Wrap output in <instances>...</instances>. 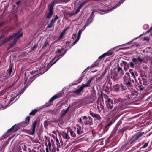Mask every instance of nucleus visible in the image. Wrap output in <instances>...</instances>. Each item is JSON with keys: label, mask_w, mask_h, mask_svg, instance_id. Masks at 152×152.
Segmentation results:
<instances>
[{"label": "nucleus", "mask_w": 152, "mask_h": 152, "mask_svg": "<svg viewBox=\"0 0 152 152\" xmlns=\"http://www.w3.org/2000/svg\"><path fill=\"white\" fill-rule=\"evenodd\" d=\"M66 51H65L64 54L62 55H58V54L53 59L52 61H53L56 58H57V59L54 61L53 63L52 64H48L47 66V67L45 68L44 67H42L41 69H39V71L40 72V73H39L38 74L36 75H35V76L37 77L42 75L43 73H44L45 72H46L47 71L51 66L53 65L59 59L61 58L65 53Z\"/></svg>", "instance_id": "f257e3e1"}, {"label": "nucleus", "mask_w": 152, "mask_h": 152, "mask_svg": "<svg viewBox=\"0 0 152 152\" xmlns=\"http://www.w3.org/2000/svg\"><path fill=\"white\" fill-rule=\"evenodd\" d=\"M23 31L22 29H20L18 31L17 33H14L12 35H15V36L14 40L10 44L9 46L8 47L7 49L9 50L15 45L18 40L23 36Z\"/></svg>", "instance_id": "f03ea898"}, {"label": "nucleus", "mask_w": 152, "mask_h": 152, "mask_svg": "<svg viewBox=\"0 0 152 152\" xmlns=\"http://www.w3.org/2000/svg\"><path fill=\"white\" fill-rule=\"evenodd\" d=\"M17 92L16 93H18V94L15 93L14 95L13 94H12L11 95V96L10 97L11 98L10 100L7 99L6 100H5V102H4L3 104H1L2 107L4 106L5 107H6L11 104V102L13 101L15 98L17 96H18V94L19 95L20 94V90L18 89L17 90Z\"/></svg>", "instance_id": "7ed1b4c3"}, {"label": "nucleus", "mask_w": 152, "mask_h": 152, "mask_svg": "<svg viewBox=\"0 0 152 152\" xmlns=\"http://www.w3.org/2000/svg\"><path fill=\"white\" fill-rule=\"evenodd\" d=\"M54 3L53 2L49 6L48 10L47 11L46 15V17L48 19L50 18L53 15V7L54 6Z\"/></svg>", "instance_id": "20e7f679"}, {"label": "nucleus", "mask_w": 152, "mask_h": 152, "mask_svg": "<svg viewBox=\"0 0 152 152\" xmlns=\"http://www.w3.org/2000/svg\"><path fill=\"white\" fill-rule=\"evenodd\" d=\"M144 133V132H139L136 134L134 137H133L129 142V143L131 144L134 142L136 141L138 139L142 136Z\"/></svg>", "instance_id": "39448f33"}, {"label": "nucleus", "mask_w": 152, "mask_h": 152, "mask_svg": "<svg viewBox=\"0 0 152 152\" xmlns=\"http://www.w3.org/2000/svg\"><path fill=\"white\" fill-rule=\"evenodd\" d=\"M83 120L84 121V123L86 124L91 125L93 123V119L90 116H88V118L86 116H82V117Z\"/></svg>", "instance_id": "423d86ee"}, {"label": "nucleus", "mask_w": 152, "mask_h": 152, "mask_svg": "<svg viewBox=\"0 0 152 152\" xmlns=\"http://www.w3.org/2000/svg\"><path fill=\"white\" fill-rule=\"evenodd\" d=\"M17 87L18 85L16 84V83L13 84L11 86L4 89L0 93V96L3 95L7 91L13 88L15 89Z\"/></svg>", "instance_id": "0eeeda50"}, {"label": "nucleus", "mask_w": 152, "mask_h": 152, "mask_svg": "<svg viewBox=\"0 0 152 152\" xmlns=\"http://www.w3.org/2000/svg\"><path fill=\"white\" fill-rule=\"evenodd\" d=\"M125 0H122L121 1H120L117 4H116L115 6H114L113 7L109 9L106 10H104L103 12V13H102V14H104V13H108L112 10H113L115 9L116 8L119 7L121 4H122L123 2Z\"/></svg>", "instance_id": "6e6552de"}, {"label": "nucleus", "mask_w": 152, "mask_h": 152, "mask_svg": "<svg viewBox=\"0 0 152 152\" xmlns=\"http://www.w3.org/2000/svg\"><path fill=\"white\" fill-rule=\"evenodd\" d=\"M123 78L124 84L128 87H131L132 86L131 81L130 77L124 76Z\"/></svg>", "instance_id": "1a4fd4ad"}, {"label": "nucleus", "mask_w": 152, "mask_h": 152, "mask_svg": "<svg viewBox=\"0 0 152 152\" xmlns=\"http://www.w3.org/2000/svg\"><path fill=\"white\" fill-rule=\"evenodd\" d=\"M113 100H111V99L109 98H108L107 101H106L107 107L108 110L112 109L113 108Z\"/></svg>", "instance_id": "9d476101"}, {"label": "nucleus", "mask_w": 152, "mask_h": 152, "mask_svg": "<svg viewBox=\"0 0 152 152\" xmlns=\"http://www.w3.org/2000/svg\"><path fill=\"white\" fill-rule=\"evenodd\" d=\"M48 147L50 151L51 152H56V148L53 143H51L50 141H48Z\"/></svg>", "instance_id": "9b49d317"}, {"label": "nucleus", "mask_w": 152, "mask_h": 152, "mask_svg": "<svg viewBox=\"0 0 152 152\" xmlns=\"http://www.w3.org/2000/svg\"><path fill=\"white\" fill-rule=\"evenodd\" d=\"M77 128H75L76 129V132L78 135H83L84 134V132L83 131V128L81 127L78 124H77Z\"/></svg>", "instance_id": "f8f14e48"}, {"label": "nucleus", "mask_w": 152, "mask_h": 152, "mask_svg": "<svg viewBox=\"0 0 152 152\" xmlns=\"http://www.w3.org/2000/svg\"><path fill=\"white\" fill-rule=\"evenodd\" d=\"M15 35H10L8 37L5 38L0 43V45L1 46L6 43L8 42L10 40L12 39L15 36Z\"/></svg>", "instance_id": "ddd939ff"}, {"label": "nucleus", "mask_w": 152, "mask_h": 152, "mask_svg": "<svg viewBox=\"0 0 152 152\" xmlns=\"http://www.w3.org/2000/svg\"><path fill=\"white\" fill-rule=\"evenodd\" d=\"M61 135L63 138L64 139H66V141H68L70 139V137L68 133L66 132H63L61 134Z\"/></svg>", "instance_id": "4468645a"}, {"label": "nucleus", "mask_w": 152, "mask_h": 152, "mask_svg": "<svg viewBox=\"0 0 152 152\" xmlns=\"http://www.w3.org/2000/svg\"><path fill=\"white\" fill-rule=\"evenodd\" d=\"M113 54V52L111 50H110L107 53H105L100 56L99 57V58L100 59H101L102 58L105 57L106 56H109L112 55Z\"/></svg>", "instance_id": "2eb2a0df"}, {"label": "nucleus", "mask_w": 152, "mask_h": 152, "mask_svg": "<svg viewBox=\"0 0 152 152\" xmlns=\"http://www.w3.org/2000/svg\"><path fill=\"white\" fill-rule=\"evenodd\" d=\"M122 87L118 84H116L113 87L114 90L116 92L121 91L122 89Z\"/></svg>", "instance_id": "dca6fc26"}, {"label": "nucleus", "mask_w": 152, "mask_h": 152, "mask_svg": "<svg viewBox=\"0 0 152 152\" xmlns=\"http://www.w3.org/2000/svg\"><path fill=\"white\" fill-rule=\"evenodd\" d=\"M95 77H92L90 78L89 80L87 82L86 84H83V86H84L85 87H88L90 86V84L91 82L94 79Z\"/></svg>", "instance_id": "f3484780"}, {"label": "nucleus", "mask_w": 152, "mask_h": 152, "mask_svg": "<svg viewBox=\"0 0 152 152\" xmlns=\"http://www.w3.org/2000/svg\"><path fill=\"white\" fill-rule=\"evenodd\" d=\"M90 115L93 117L94 118H96L98 120H100L101 119V117L100 116L96 113H94L93 112L90 111Z\"/></svg>", "instance_id": "a211bd4d"}, {"label": "nucleus", "mask_w": 152, "mask_h": 152, "mask_svg": "<svg viewBox=\"0 0 152 152\" xmlns=\"http://www.w3.org/2000/svg\"><path fill=\"white\" fill-rule=\"evenodd\" d=\"M82 31H81V30L80 29L79 30L78 33L77 38L76 40L75 41H74L72 45H74L78 42V41L80 38V37L81 36Z\"/></svg>", "instance_id": "6ab92c4d"}, {"label": "nucleus", "mask_w": 152, "mask_h": 152, "mask_svg": "<svg viewBox=\"0 0 152 152\" xmlns=\"http://www.w3.org/2000/svg\"><path fill=\"white\" fill-rule=\"evenodd\" d=\"M37 123V122L36 121H34L33 123L32 124V132H31V133L32 135L35 132V128L36 126V125Z\"/></svg>", "instance_id": "aec40b11"}, {"label": "nucleus", "mask_w": 152, "mask_h": 152, "mask_svg": "<svg viewBox=\"0 0 152 152\" xmlns=\"http://www.w3.org/2000/svg\"><path fill=\"white\" fill-rule=\"evenodd\" d=\"M117 71L120 76H122L124 74V71L122 68L119 66L118 67Z\"/></svg>", "instance_id": "412c9836"}, {"label": "nucleus", "mask_w": 152, "mask_h": 152, "mask_svg": "<svg viewBox=\"0 0 152 152\" xmlns=\"http://www.w3.org/2000/svg\"><path fill=\"white\" fill-rule=\"evenodd\" d=\"M85 88L84 86H83V85L80 87L78 89L74 91V92L76 94H79L83 91V88Z\"/></svg>", "instance_id": "4be33fe9"}, {"label": "nucleus", "mask_w": 152, "mask_h": 152, "mask_svg": "<svg viewBox=\"0 0 152 152\" xmlns=\"http://www.w3.org/2000/svg\"><path fill=\"white\" fill-rule=\"evenodd\" d=\"M85 88L84 86H83V85L80 87L78 89L74 91V92L76 94H79L83 91V88Z\"/></svg>", "instance_id": "5701e85b"}, {"label": "nucleus", "mask_w": 152, "mask_h": 152, "mask_svg": "<svg viewBox=\"0 0 152 152\" xmlns=\"http://www.w3.org/2000/svg\"><path fill=\"white\" fill-rule=\"evenodd\" d=\"M85 88L84 86H83V85L80 87L78 89L74 91V92L76 94H79L83 91V88Z\"/></svg>", "instance_id": "b1692460"}, {"label": "nucleus", "mask_w": 152, "mask_h": 152, "mask_svg": "<svg viewBox=\"0 0 152 152\" xmlns=\"http://www.w3.org/2000/svg\"><path fill=\"white\" fill-rule=\"evenodd\" d=\"M20 1H18L16 3V4L17 6V7L15 6H13L12 8V10L13 11H17L18 10V7L20 5Z\"/></svg>", "instance_id": "393cba45"}, {"label": "nucleus", "mask_w": 152, "mask_h": 152, "mask_svg": "<svg viewBox=\"0 0 152 152\" xmlns=\"http://www.w3.org/2000/svg\"><path fill=\"white\" fill-rule=\"evenodd\" d=\"M29 74H31V73H28V74H25V77L23 80L22 81L21 83L22 85H25L28 78V77H26L27 74H28V75H29Z\"/></svg>", "instance_id": "a878e982"}, {"label": "nucleus", "mask_w": 152, "mask_h": 152, "mask_svg": "<svg viewBox=\"0 0 152 152\" xmlns=\"http://www.w3.org/2000/svg\"><path fill=\"white\" fill-rule=\"evenodd\" d=\"M8 72L10 77L12 76L13 75L14 72H12V66H10L9 67V69L8 70Z\"/></svg>", "instance_id": "bb28decb"}, {"label": "nucleus", "mask_w": 152, "mask_h": 152, "mask_svg": "<svg viewBox=\"0 0 152 152\" xmlns=\"http://www.w3.org/2000/svg\"><path fill=\"white\" fill-rule=\"evenodd\" d=\"M55 23V22H54L53 20H52L50 23L48 24L47 26V28H51L53 25L54 23Z\"/></svg>", "instance_id": "cd10ccee"}, {"label": "nucleus", "mask_w": 152, "mask_h": 152, "mask_svg": "<svg viewBox=\"0 0 152 152\" xmlns=\"http://www.w3.org/2000/svg\"><path fill=\"white\" fill-rule=\"evenodd\" d=\"M86 3L84 1L80 5L78 9L77 10V12H79L80 11V10L82 8V7Z\"/></svg>", "instance_id": "c85d7f7f"}, {"label": "nucleus", "mask_w": 152, "mask_h": 152, "mask_svg": "<svg viewBox=\"0 0 152 152\" xmlns=\"http://www.w3.org/2000/svg\"><path fill=\"white\" fill-rule=\"evenodd\" d=\"M67 28L65 29L60 34L59 37V39H61L63 37L64 35L65 34Z\"/></svg>", "instance_id": "c756f323"}, {"label": "nucleus", "mask_w": 152, "mask_h": 152, "mask_svg": "<svg viewBox=\"0 0 152 152\" xmlns=\"http://www.w3.org/2000/svg\"><path fill=\"white\" fill-rule=\"evenodd\" d=\"M58 96L57 95H55L54 96H53L49 100V102H51L53 101L54 100H55L56 99L58 98Z\"/></svg>", "instance_id": "7c9ffc66"}, {"label": "nucleus", "mask_w": 152, "mask_h": 152, "mask_svg": "<svg viewBox=\"0 0 152 152\" xmlns=\"http://www.w3.org/2000/svg\"><path fill=\"white\" fill-rule=\"evenodd\" d=\"M129 72L132 75L133 77L134 78H135V72H134L132 69H130L129 70Z\"/></svg>", "instance_id": "2f4dec72"}, {"label": "nucleus", "mask_w": 152, "mask_h": 152, "mask_svg": "<svg viewBox=\"0 0 152 152\" xmlns=\"http://www.w3.org/2000/svg\"><path fill=\"white\" fill-rule=\"evenodd\" d=\"M69 107L66 110L63 111V113L62 114L61 116H64L69 111Z\"/></svg>", "instance_id": "473e14b6"}, {"label": "nucleus", "mask_w": 152, "mask_h": 152, "mask_svg": "<svg viewBox=\"0 0 152 152\" xmlns=\"http://www.w3.org/2000/svg\"><path fill=\"white\" fill-rule=\"evenodd\" d=\"M137 61H139L140 63H144V60L143 58H141L140 56H138L137 58Z\"/></svg>", "instance_id": "72a5a7b5"}, {"label": "nucleus", "mask_w": 152, "mask_h": 152, "mask_svg": "<svg viewBox=\"0 0 152 152\" xmlns=\"http://www.w3.org/2000/svg\"><path fill=\"white\" fill-rule=\"evenodd\" d=\"M70 134L71 136L73 137H76V134L73 131H70Z\"/></svg>", "instance_id": "f704fd0d"}, {"label": "nucleus", "mask_w": 152, "mask_h": 152, "mask_svg": "<svg viewBox=\"0 0 152 152\" xmlns=\"http://www.w3.org/2000/svg\"><path fill=\"white\" fill-rule=\"evenodd\" d=\"M118 76V75L117 73H115L114 74L112 73V74L111 78H113L114 80H115V78Z\"/></svg>", "instance_id": "c9c22d12"}, {"label": "nucleus", "mask_w": 152, "mask_h": 152, "mask_svg": "<svg viewBox=\"0 0 152 152\" xmlns=\"http://www.w3.org/2000/svg\"><path fill=\"white\" fill-rule=\"evenodd\" d=\"M37 111V110L36 109H34L30 113V115H35Z\"/></svg>", "instance_id": "e433bc0d"}, {"label": "nucleus", "mask_w": 152, "mask_h": 152, "mask_svg": "<svg viewBox=\"0 0 152 152\" xmlns=\"http://www.w3.org/2000/svg\"><path fill=\"white\" fill-rule=\"evenodd\" d=\"M92 21H91L89 23H87L81 29H80L81 30V31H83L86 28V27L87 26H88V25H89V24L91 23V22H92Z\"/></svg>", "instance_id": "4c0bfd02"}, {"label": "nucleus", "mask_w": 152, "mask_h": 152, "mask_svg": "<svg viewBox=\"0 0 152 152\" xmlns=\"http://www.w3.org/2000/svg\"><path fill=\"white\" fill-rule=\"evenodd\" d=\"M78 13V12H77V10L75 12H72L69 13V15L70 16H72L75 15V14H77Z\"/></svg>", "instance_id": "58836bf2"}, {"label": "nucleus", "mask_w": 152, "mask_h": 152, "mask_svg": "<svg viewBox=\"0 0 152 152\" xmlns=\"http://www.w3.org/2000/svg\"><path fill=\"white\" fill-rule=\"evenodd\" d=\"M30 120V118L29 117H27L26 118V120L25 121V124H28V123L29 122Z\"/></svg>", "instance_id": "ea45409f"}, {"label": "nucleus", "mask_w": 152, "mask_h": 152, "mask_svg": "<svg viewBox=\"0 0 152 152\" xmlns=\"http://www.w3.org/2000/svg\"><path fill=\"white\" fill-rule=\"evenodd\" d=\"M15 126V125H14L13 126L12 128H11L10 129H9L7 132V133H9L11 132L12 130L14 128Z\"/></svg>", "instance_id": "a19ab883"}, {"label": "nucleus", "mask_w": 152, "mask_h": 152, "mask_svg": "<svg viewBox=\"0 0 152 152\" xmlns=\"http://www.w3.org/2000/svg\"><path fill=\"white\" fill-rule=\"evenodd\" d=\"M122 63L125 66L128 67L129 66V64H127V63L125 61H122Z\"/></svg>", "instance_id": "79ce46f5"}, {"label": "nucleus", "mask_w": 152, "mask_h": 152, "mask_svg": "<svg viewBox=\"0 0 152 152\" xmlns=\"http://www.w3.org/2000/svg\"><path fill=\"white\" fill-rule=\"evenodd\" d=\"M58 18H59L58 17L57 15H56L55 16V18H54V19H52V20H53L54 22H56L57 19H58Z\"/></svg>", "instance_id": "37998d69"}, {"label": "nucleus", "mask_w": 152, "mask_h": 152, "mask_svg": "<svg viewBox=\"0 0 152 152\" xmlns=\"http://www.w3.org/2000/svg\"><path fill=\"white\" fill-rule=\"evenodd\" d=\"M129 64L130 66L133 68L134 67V64L132 62H130L129 63Z\"/></svg>", "instance_id": "c03bdc74"}, {"label": "nucleus", "mask_w": 152, "mask_h": 152, "mask_svg": "<svg viewBox=\"0 0 152 152\" xmlns=\"http://www.w3.org/2000/svg\"><path fill=\"white\" fill-rule=\"evenodd\" d=\"M148 145V142L145 143L142 146V148H145Z\"/></svg>", "instance_id": "a18cd8bd"}, {"label": "nucleus", "mask_w": 152, "mask_h": 152, "mask_svg": "<svg viewBox=\"0 0 152 152\" xmlns=\"http://www.w3.org/2000/svg\"><path fill=\"white\" fill-rule=\"evenodd\" d=\"M62 51L63 50H61L60 49H58L56 52V53H61Z\"/></svg>", "instance_id": "49530a36"}, {"label": "nucleus", "mask_w": 152, "mask_h": 152, "mask_svg": "<svg viewBox=\"0 0 152 152\" xmlns=\"http://www.w3.org/2000/svg\"><path fill=\"white\" fill-rule=\"evenodd\" d=\"M132 60L133 62H135L137 61V58H132Z\"/></svg>", "instance_id": "de8ad7c7"}, {"label": "nucleus", "mask_w": 152, "mask_h": 152, "mask_svg": "<svg viewBox=\"0 0 152 152\" xmlns=\"http://www.w3.org/2000/svg\"><path fill=\"white\" fill-rule=\"evenodd\" d=\"M82 118H79L78 119V121L81 124H83V123L82 121Z\"/></svg>", "instance_id": "09e8293b"}, {"label": "nucleus", "mask_w": 152, "mask_h": 152, "mask_svg": "<svg viewBox=\"0 0 152 152\" xmlns=\"http://www.w3.org/2000/svg\"><path fill=\"white\" fill-rule=\"evenodd\" d=\"M77 35L76 34H74L72 36V38L73 39H75L76 38Z\"/></svg>", "instance_id": "8fccbe9b"}, {"label": "nucleus", "mask_w": 152, "mask_h": 152, "mask_svg": "<svg viewBox=\"0 0 152 152\" xmlns=\"http://www.w3.org/2000/svg\"><path fill=\"white\" fill-rule=\"evenodd\" d=\"M112 124V122H110L109 124H108L107 125H106V126H105V127H106L108 126H110Z\"/></svg>", "instance_id": "3c124183"}, {"label": "nucleus", "mask_w": 152, "mask_h": 152, "mask_svg": "<svg viewBox=\"0 0 152 152\" xmlns=\"http://www.w3.org/2000/svg\"><path fill=\"white\" fill-rule=\"evenodd\" d=\"M92 0H84V1L86 3L88 2L91 1Z\"/></svg>", "instance_id": "603ef678"}, {"label": "nucleus", "mask_w": 152, "mask_h": 152, "mask_svg": "<svg viewBox=\"0 0 152 152\" xmlns=\"http://www.w3.org/2000/svg\"><path fill=\"white\" fill-rule=\"evenodd\" d=\"M47 42L43 46L42 48H44L45 47H46L47 45Z\"/></svg>", "instance_id": "864d4df0"}, {"label": "nucleus", "mask_w": 152, "mask_h": 152, "mask_svg": "<svg viewBox=\"0 0 152 152\" xmlns=\"http://www.w3.org/2000/svg\"><path fill=\"white\" fill-rule=\"evenodd\" d=\"M46 152H49L48 150V148L47 147H46Z\"/></svg>", "instance_id": "5fc2aeb1"}, {"label": "nucleus", "mask_w": 152, "mask_h": 152, "mask_svg": "<svg viewBox=\"0 0 152 152\" xmlns=\"http://www.w3.org/2000/svg\"><path fill=\"white\" fill-rule=\"evenodd\" d=\"M152 29V28H150V29H149L147 31V32H149L151 30V29Z\"/></svg>", "instance_id": "6e6d98bb"}, {"label": "nucleus", "mask_w": 152, "mask_h": 152, "mask_svg": "<svg viewBox=\"0 0 152 152\" xmlns=\"http://www.w3.org/2000/svg\"><path fill=\"white\" fill-rule=\"evenodd\" d=\"M57 145L58 147L57 148V150L58 151H59V148H58V144H57Z\"/></svg>", "instance_id": "4d7b16f0"}, {"label": "nucleus", "mask_w": 152, "mask_h": 152, "mask_svg": "<svg viewBox=\"0 0 152 152\" xmlns=\"http://www.w3.org/2000/svg\"><path fill=\"white\" fill-rule=\"evenodd\" d=\"M94 12H92V13L91 14V17H92V16L94 15Z\"/></svg>", "instance_id": "13d9d810"}, {"label": "nucleus", "mask_w": 152, "mask_h": 152, "mask_svg": "<svg viewBox=\"0 0 152 152\" xmlns=\"http://www.w3.org/2000/svg\"><path fill=\"white\" fill-rule=\"evenodd\" d=\"M4 23V22H2L0 23V26Z\"/></svg>", "instance_id": "bf43d9fd"}, {"label": "nucleus", "mask_w": 152, "mask_h": 152, "mask_svg": "<svg viewBox=\"0 0 152 152\" xmlns=\"http://www.w3.org/2000/svg\"><path fill=\"white\" fill-rule=\"evenodd\" d=\"M56 141L57 142H59V140H58V139L57 138L56 139Z\"/></svg>", "instance_id": "052dcab7"}, {"label": "nucleus", "mask_w": 152, "mask_h": 152, "mask_svg": "<svg viewBox=\"0 0 152 152\" xmlns=\"http://www.w3.org/2000/svg\"><path fill=\"white\" fill-rule=\"evenodd\" d=\"M137 38H138V37H137V38H134V39H133V40L136 39Z\"/></svg>", "instance_id": "680f3d73"}, {"label": "nucleus", "mask_w": 152, "mask_h": 152, "mask_svg": "<svg viewBox=\"0 0 152 152\" xmlns=\"http://www.w3.org/2000/svg\"><path fill=\"white\" fill-rule=\"evenodd\" d=\"M35 48V46H34L33 47V49H34V48Z\"/></svg>", "instance_id": "e2e57ef3"}, {"label": "nucleus", "mask_w": 152, "mask_h": 152, "mask_svg": "<svg viewBox=\"0 0 152 152\" xmlns=\"http://www.w3.org/2000/svg\"><path fill=\"white\" fill-rule=\"evenodd\" d=\"M2 35L0 36V39L2 38Z\"/></svg>", "instance_id": "0e129e2a"}, {"label": "nucleus", "mask_w": 152, "mask_h": 152, "mask_svg": "<svg viewBox=\"0 0 152 152\" xmlns=\"http://www.w3.org/2000/svg\"><path fill=\"white\" fill-rule=\"evenodd\" d=\"M115 107L114 108L113 110V111L114 110H115Z\"/></svg>", "instance_id": "69168bd1"}, {"label": "nucleus", "mask_w": 152, "mask_h": 152, "mask_svg": "<svg viewBox=\"0 0 152 152\" xmlns=\"http://www.w3.org/2000/svg\"><path fill=\"white\" fill-rule=\"evenodd\" d=\"M31 78V77H29V79H30V78Z\"/></svg>", "instance_id": "338daca9"}, {"label": "nucleus", "mask_w": 152, "mask_h": 152, "mask_svg": "<svg viewBox=\"0 0 152 152\" xmlns=\"http://www.w3.org/2000/svg\"><path fill=\"white\" fill-rule=\"evenodd\" d=\"M38 71V70H37L36 71V72Z\"/></svg>", "instance_id": "774afa93"}]
</instances>
